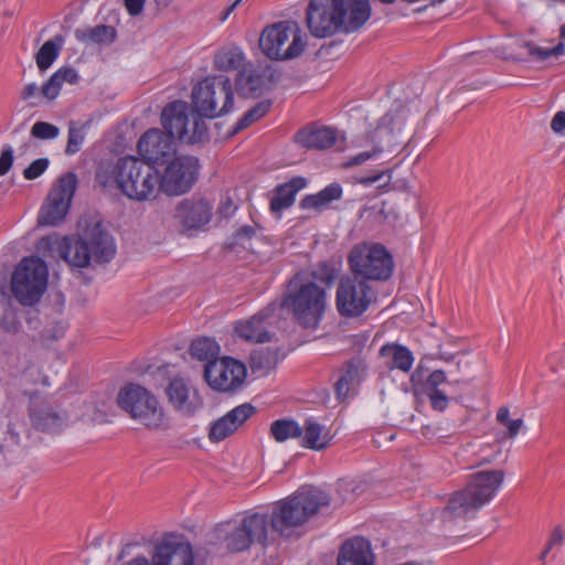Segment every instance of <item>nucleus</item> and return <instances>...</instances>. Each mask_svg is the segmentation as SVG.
<instances>
[{"label":"nucleus","instance_id":"4d7b16f0","mask_svg":"<svg viewBox=\"0 0 565 565\" xmlns=\"http://www.w3.org/2000/svg\"><path fill=\"white\" fill-rule=\"evenodd\" d=\"M505 426L508 428V436L514 438L523 426V420L521 418L512 419Z\"/></svg>","mask_w":565,"mask_h":565},{"label":"nucleus","instance_id":"338daca9","mask_svg":"<svg viewBox=\"0 0 565 565\" xmlns=\"http://www.w3.org/2000/svg\"><path fill=\"white\" fill-rule=\"evenodd\" d=\"M132 546H134L132 544H127V545H125V546L121 548V551H120V553H119V555H118V558H119V559H122L124 557H126L127 555H129V554H130V548H131Z\"/></svg>","mask_w":565,"mask_h":565},{"label":"nucleus","instance_id":"b1692460","mask_svg":"<svg viewBox=\"0 0 565 565\" xmlns=\"http://www.w3.org/2000/svg\"><path fill=\"white\" fill-rule=\"evenodd\" d=\"M275 308L267 307L245 321H239L235 326L237 335L250 342H267L270 340L268 327L274 316Z\"/></svg>","mask_w":565,"mask_h":565},{"label":"nucleus","instance_id":"39448f33","mask_svg":"<svg viewBox=\"0 0 565 565\" xmlns=\"http://www.w3.org/2000/svg\"><path fill=\"white\" fill-rule=\"evenodd\" d=\"M504 480L503 470L479 471L470 476L466 487L455 492L441 511L445 522L466 520L490 502Z\"/></svg>","mask_w":565,"mask_h":565},{"label":"nucleus","instance_id":"09e8293b","mask_svg":"<svg viewBox=\"0 0 565 565\" xmlns=\"http://www.w3.org/2000/svg\"><path fill=\"white\" fill-rule=\"evenodd\" d=\"M427 395L430 401V405L434 409L443 412L448 406V397L446 394L440 390H435L431 392H427Z\"/></svg>","mask_w":565,"mask_h":565},{"label":"nucleus","instance_id":"37998d69","mask_svg":"<svg viewBox=\"0 0 565 565\" xmlns=\"http://www.w3.org/2000/svg\"><path fill=\"white\" fill-rule=\"evenodd\" d=\"M234 431L236 430L228 424L225 416H222L212 423L209 431V438L213 443H218L231 436Z\"/></svg>","mask_w":565,"mask_h":565},{"label":"nucleus","instance_id":"13d9d810","mask_svg":"<svg viewBox=\"0 0 565 565\" xmlns=\"http://www.w3.org/2000/svg\"><path fill=\"white\" fill-rule=\"evenodd\" d=\"M38 92H39L38 85L34 83H30V84L25 85V87L23 88V90L21 93V98L30 99L31 97L35 96Z\"/></svg>","mask_w":565,"mask_h":565},{"label":"nucleus","instance_id":"e433bc0d","mask_svg":"<svg viewBox=\"0 0 565 565\" xmlns=\"http://www.w3.org/2000/svg\"><path fill=\"white\" fill-rule=\"evenodd\" d=\"M63 41L62 35H55L54 39L46 41L40 47L35 55L36 65L40 70H47L53 64L55 58L58 56Z\"/></svg>","mask_w":565,"mask_h":565},{"label":"nucleus","instance_id":"5701e85b","mask_svg":"<svg viewBox=\"0 0 565 565\" xmlns=\"http://www.w3.org/2000/svg\"><path fill=\"white\" fill-rule=\"evenodd\" d=\"M166 393L172 407L185 416H192L203 404L198 391L183 379H173Z\"/></svg>","mask_w":565,"mask_h":565},{"label":"nucleus","instance_id":"6e6d98bb","mask_svg":"<svg viewBox=\"0 0 565 565\" xmlns=\"http://www.w3.org/2000/svg\"><path fill=\"white\" fill-rule=\"evenodd\" d=\"M146 0H125V7L132 17L139 15L145 7Z\"/></svg>","mask_w":565,"mask_h":565},{"label":"nucleus","instance_id":"680f3d73","mask_svg":"<svg viewBox=\"0 0 565 565\" xmlns=\"http://www.w3.org/2000/svg\"><path fill=\"white\" fill-rule=\"evenodd\" d=\"M563 541V534L558 529H555L548 541V548H552L555 544H561Z\"/></svg>","mask_w":565,"mask_h":565},{"label":"nucleus","instance_id":"79ce46f5","mask_svg":"<svg viewBox=\"0 0 565 565\" xmlns=\"http://www.w3.org/2000/svg\"><path fill=\"white\" fill-rule=\"evenodd\" d=\"M524 46L527 49L529 55L537 61H545L552 56L558 57L563 55L565 51L563 43H558L552 49H543L532 42H525Z\"/></svg>","mask_w":565,"mask_h":565},{"label":"nucleus","instance_id":"58836bf2","mask_svg":"<svg viewBox=\"0 0 565 565\" xmlns=\"http://www.w3.org/2000/svg\"><path fill=\"white\" fill-rule=\"evenodd\" d=\"M271 105L273 102L270 99L257 103L236 122L235 131H241L263 118L270 110Z\"/></svg>","mask_w":565,"mask_h":565},{"label":"nucleus","instance_id":"f257e3e1","mask_svg":"<svg viewBox=\"0 0 565 565\" xmlns=\"http://www.w3.org/2000/svg\"><path fill=\"white\" fill-rule=\"evenodd\" d=\"M370 17L369 0H310L306 10L307 26L319 39L356 32Z\"/></svg>","mask_w":565,"mask_h":565},{"label":"nucleus","instance_id":"6e6552de","mask_svg":"<svg viewBox=\"0 0 565 565\" xmlns=\"http://www.w3.org/2000/svg\"><path fill=\"white\" fill-rule=\"evenodd\" d=\"M117 404L131 419L150 430L169 427L163 407L157 396L146 387L128 383L117 394Z\"/></svg>","mask_w":565,"mask_h":565},{"label":"nucleus","instance_id":"c03bdc74","mask_svg":"<svg viewBox=\"0 0 565 565\" xmlns=\"http://www.w3.org/2000/svg\"><path fill=\"white\" fill-rule=\"evenodd\" d=\"M60 129L50 122L36 121L31 128V135L38 139L49 140L58 136Z\"/></svg>","mask_w":565,"mask_h":565},{"label":"nucleus","instance_id":"0e129e2a","mask_svg":"<svg viewBox=\"0 0 565 565\" xmlns=\"http://www.w3.org/2000/svg\"><path fill=\"white\" fill-rule=\"evenodd\" d=\"M127 565H151L145 556H137L132 558ZM152 565H154L152 563Z\"/></svg>","mask_w":565,"mask_h":565},{"label":"nucleus","instance_id":"7c9ffc66","mask_svg":"<svg viewBox=\"0 0 565 565\" xmlns=\"http://www.w3.org/2000/svg\"><path fill=\"white\" fill-rule=\"evenodd\" d=\"M342 196V188L339 183H331L317 194L306 195L300 201V207L305 210H317L328 207L333 201L340 200Z\"/></svg>","mask_w":565,"mask_h":565},{"label":"nucleus","instance_id":"de8ad7c7","mask_svg":"<svg viewBox=\"0 0 565 565\" xmlns=\"http://www.w3.org/2000/svg\"><path fill=\"white\" fill-rule=\"evenodd\" d=\"M63 83L60 81L57 75L54 73L50 79L42 86V94L47 99H54L60 94Z\"/></svg>","mask_w":565,"mask_h":565},{"label":"nucleus","instance_id":"6ab92c4d","mask_svg":"<svg viewBox=\"0 0 565 565\" xmlns=\"http://www.w3.org/2000/svg\"><path fill=\"white\" fill-rule=\"evenodd\" d=\"M279 78L280 73L270 65L248 66L238 72L235 87L244 97H258L269 92Z\"/></svg>","mask_w":565,"mask_h":565},{"label":"nucleus","instance_id":"603ef678","mask_svg":"<svg viewBox=\"0 0 565 565\" xmlns=\"http://www.w3.org/2000/svg\"><path fill=\"white\" fill-rule=\"evenodd\" d=\"M13 163V150L11 147L2 149L0 154V175L9 172Z\"/></svg>","mask_w":565,"mask_h":565},{"label":"nucleus","instance_id":"052dcab7","mask_svg":"<svg viewBox=\"0 0 565 565\" xmlns=\"http://www.w3.org/2000/svg\"><path fill=\"white\" fill-rule=\"evenodd\" d=\"M509 414L510 412L508 407H500L497 413V420L505 426L509 422L512 420L509 418Z\"/></svg>","mask_w":565,"mask_h":565},{"label":"nucleus","instance_id":"423d86ee","mask_svg":"<svg viewBox=\"0 0 565 565\" xmlns=\"http://www.w3.org/2000/svg\"><path fill=\"white\" fill-rule=\"evenodd\" d=\"M58 252L68 265L85 268L92 259L99 264L108 263L116 254V246L103 223L94 221L86 224L81 236L63 237Z\"/></svg>","mask_w":565,"mask_h":565},{"label":"nucleus","instance_id":"1a4fd4ad","mask_svg":"<svg viewBox=\"0 0 565 565\" xmlns=\"http://www.w3.org/2000/svg\"><path fill=\"white\" fill-rule=\"evenodd\" d=\"M192 105L201 118H217L234 106V90L228 77H206L192 89Z\"/></svg>","mask_w":565,"mask_h":565},{"label":"nucleus","instance_id":"dca6fc26","mask_svg":"<svg viewBox=\"0 0 565 565\" xmlns=\"http://www.w3.org/2000/svg\"><path fill=\"white\" fill-rule=\"evenodd\" d=\"M77 185L76 174L67 172L60 177L57 183L50 191L42 205L38 223L40 225L56 226L68 213L72 199Z\"/></svg>","mask_w":565,"mask_h":565},{"label":"nucleus","instance_id":"72a5a7b5","mask_svg":"<svg viewBox=\"0 0 565 565\" xmlns=\"http://www.w3.org/2000/svg\"><path fill=\"white\" fill-rule=\"evenodd\" d=\"M245 61L244 53L238 47H228L218 51L213 60L214 67L221 72L238 70Z\"/></svg>","mask_w":565,"mask_h":565},{"label":"nucleus","instance_id":"f3484780","mask_svg":"<svg viewBox=\"0 0 565 565\" xmlns=\"http://www.w3.org/2000/svg\"><path fill=\"white\" fill-rule=\"evenodd\" d=\"M247 370L244 363L223 356L209 361L204 366V380L217 392H234L245 382Z\"/></svg>","mask_w":565,"mask_h":565},{"label":"nucleus","instance_id":"ddd939ff","mask_svg":"<svg viewBox=\"0 0 565 565\" xmlns=\"http://www.w3.org/2000/svg\"><path fill=\"white\" fill-rule=\"evenodd\" d=\"M305 46L306 42L298 24L289 21L265 28L259 39L263 53L275 61L294 60L303 52Z\"/></svg>","mask_w":565,"mask_h":565},{"label":"nucleus","instance_id":"393cba45","mask_svg":"<svg viewBox=\"0 0 565 565\" xmlns=\"http://www.w3.org/2000/svg\"><path fill=\"white\" fill-rule=\"evenodd\" d=\"M337 565H374L370 542L363 537L345 541L340 548Z\"/></svg>","mask_w":565,"mask_h":565},{"label":"nucleus","instance_id":"a878e982","mask_svg":"<svg viewBox=\"0 0 565 565\" xmlns=\"http://www.w3.org/2000/svg\"><path fill=\"white\" fill-rule=\"evenodd\" d=\"M296 141L307 149H328L337 141V131L329 127H306L296 135Z\"/></svg>","mask_w":565,"mask_h":565},{"label":"nucleus","instance_id":"49530a36","mask_svg":"<svg viewBox=\"0 0 565 565\" xmlns=\"http://www.w3.org/2000/svg\"><path fill=\"white\" fill-rule=\"evenodd\" d=\"M49 159L40 158L34 160L29 167H26L23 171V177L26 180H34L39 178L49 167Z\"/></svg>","mask_w":565,"mask_h":565},{"label":"nucleus","instance_id":"5fc2aeb1","mask_svg":"<svg viewBox=\"0 0 565 565\" xmlns=\"http://www.w3.org/2000/svg\"><path fill=\"white\" fill-rule=\"evenodd\" d=\"M551 129L558 135H563L565 132V111H557L552 121Z\"/></svg>","mask_w":565,"mask_h":565},{"label":"nucleus","instance_id":"2eb2a0df","mask_svg":"<svg viewBox=\"0 0 565 565\" xmlns=\"http://www.w3.org/2000/svg\"><path fill=\"white\" fill-rule=\"evenodd\" d=\"M199 159L192 156H173L159 175V191L167 195H182L191 190L199 175Z\"/></svg>","mask_w":565,"mask_h":565},{"label":"nucleus","instance_id":"a211bd4d","mask_svg":"<svg viewBox=\"0 0 565 565\" xmlns=\"http://www.w3.org/2000/svg\"><path fill=\"white\" fill-rule=\"evenodd\" d=\"M31 425L42 433L60 434L68 425V415L55 402L34 394L30 397Z\"/></svg>","mask_w":565,"mask_h":565},{"label":"nucleus","instance_id":"ea45409f","mask_svg":"<svg viewBox=\"0 0 565 565\" xmlns=\"http://www.w3.org/2000/svg\"><path fill=\"white\" fill-rule=\"evenodd\" d=\"M85 136V125H78L77 122L71 121L68 125L65 153L67 156H73L77 153L84 143Z\"/></svg>","mask_w":565,"mask_h":565},{"label":"nucleus","instance_id":"a19ab883","mask_svg":"<svg viewBox=\"0 0 565 565\" xmlns=\"http://www.w3.org/2000/svg\"><path fill=\"white\" fill-rule=\"evenodd\" d=\"M256 413V407L249 403H244L242 405L236 406L232 411L227 412L224 416L227 419L228 424L237 430L239 426H242L248 418H250Z\"/></svg>","mask_w":565,"mask_h":565},{"label":"nucleus","instance_id":"c9c22d12","mask_svg":"<svg viewBox=\"0 0 565 565\" xmlns=\"http://www.w3.org/2000/svg\"><path fill=\"white\" fill-rule=\"evenodd\" d=\"M192 358L200 361H212L218 359L220 345L209 337H201L192 341L189 350Z\"/></svg>","mask_w":565,"mask_h":565},{"label":"nucleus","instance_id":"9b49d317","mask_svg":"<svg viewBox=\"0 0 565 565\" xmlns=\"http://www.w3.org/2000/svg\"><path fill=\"white\" fill-rule=\"evenodd\" d=\"M161 125L166 135L182 142L198 143L207 139V125L194 110H190L188 103L174 100L169 103L161 111Z\"/></svg>","mask_w":565,"mask_h":565},{"label":"nucleus","instance_id":"4468645a","mask_svg":"<svg viewBox=\"0 0 565 565\" xmlns=\"http://www.w3.org/2000/svg\"><path fill=\"white\" fill-rule=\"evenodd\" d=\"M376 295L363 279L345 276L340 279L335 291V307L341 317L358 318L375 301Z\"/></svg>","mask_w":565,"mask_h":565},{"label":"nucleus","instance_id":"4be33fe9","mask_svg":"<svg viewBox=\"0 0 565 565\" xmlns=\"http://www.w3.org/2000/svg\"><path fill=\"white\" fill-rule=\"evenodd\" d=\"M213 206L205 200L185 199L178 203L174 218L185 230H200L212 218Z\"/></svg>","mask_w":565,"mask_h":565},{"label":"nucleus","instance_id":"f03ea898","mask_svg":"<svg viewBox=\"0 0 565 565\" xmlns=\"http://www.w3.org/2000/svg\"><path fill=\"white\" fill-rule=\"evenodd\" d=\"M95 180L104 188L116 184L124 195L138 202L156 199L159 192L156 167L134 156L119 158L114 166H100Z\"/></svg>","mask_w":565,"mask_h":565},{"label":"nucleus","instance_id":"f8f14e48","mask_svg":"<svg viewBox=\"0 0 565 565\" xmlns=\"http://www.w3.org/2000/svg\"><path fill=\"white\" fill-rule=\"evenodd\" d=\"M49 269L39 257H25L15 267L11 278L13 297L22 306L38 303L47 287Z\"/></svg>","mask_w":565,"mask_h":565},{"label":"nucleus","instance_id":"8fccbe9b","mask_svg":"<svg viewBox=\"0 0 565 565\" xmlns=\"http://www.w3.org/2000/svg\"><path fill=\"white\" fill-rule=\"evenodd\" d=\"M21 434L28 436V429L24 428L22 424L19 423H9L7 435L12 443V445L20 446L21 445Z\"/></svg>","mask_w":565,"mask_h":565},{"label":"nucleus","instance_id":"a18cd8bd","mask_svg":"<svg viewBox=\"0 0 565 565\" xmlns=\"http://www.w3.org/2000/svg\"><path fill=\"white\" fill-rule=\"evenodd\" d=\"M383 152V148L380 146H374L369 151L360 152L353 157H351L348 161L342 163L343 168H351L355 166H361L365 163L367 160L377 158Z\"/></svg>","mask_w":565,"mask_h":565},{"label":"nucleus","instance_id":"473e14b6","mask_svg":"<svg viewBox=\"0 0 565 565\" xmlns=\"http://www.w3.org/2000/svg\"><path fill=\"white\" fill-rule=\"evenodd\" d=\"M75 36L85 43L109 44L116 38V30L110 25L100 24L87 30L77 29Z\"/></svg>","mask_w":565,"mask_h":565},{"label":"nucleus","instance_id":"f704fd0d","mask_svg":"<svg viewBox=\"0 0 565 565\" xmlns=\"http://www.w3.org/2000/svg\"><path fill=\"white\" fill-rule=\"evenodd\" d=\"M360 370V361H350L343 366L341 375L334 384L339 398L345 397L351 386L359 381Z\"/></svg>","mask_w":565,"mask_h":565},{"label":"nucleus","instance_id":"69168bd1","mask_svg":"<svg viewBox=\"0 0 565 565\" xmlns=\"http://www.w3.org/2000/svg\"><path fill=\"white\" fill-rule=\"evenodd\" d=\"M437 358L445 362H450L454 360L455 355L439 350Z\"/></svg>","mask_w":565,"mask_h":565},{"label":"nucleus","instance_id":"412c9836","mask_svg":"<svg viewBox=\"0 0 565 565\" xmlns=\"http://www.w3.org/2000/svg\"><path fill=\"white\" fill-rule=\"evenodd\" d=\"M193 561L191 544L173 534L163 536L152 556L154 565H193Z\"/></svg>","mask_w":565,"mask_h":565},{"label":"nucleus","instance_id":"c85d7f7f","mask_svg":"<svg viewBox=\"0 0 565 565\" xmlns=\"http://www.w3.org/2000/svg\"><path fill=\"white\" fill-rule=\"evenodd\" d=\"M307 182L303 178H292L289 182L280 184L276 188L274 196L270 200V211L279 213L291 206L298 191L306 186Z\"/></svg>","mask_w":565,"mask_h":565},{"label":"nucleus","instance_id":"0eeeda50","mask_svg":"<svg viewBox=\"0 0 565 565\" xmlns=\"http://www.w3.org/2000/svg\"><path fill=\"white\" fill-rule=\"evenodd\" d=\"M214 540L232 553L243 552L253 543L267 545L268 518L262 513H250L241 520H228L217 524L213 531Z\"/></svg>","mask_w":565,"mask_h":565},{"label":"nucleus","instance_id":"20e7f679","mask_svg":"<svg viewBox=\"0 0 565 565\" xmlns=\"http://www.w3.org/2000/svg\"><path fill=\"white\" fill-rule=\"evenodd\" d=\"M327 493L319 490H302L278 501L268 518V531L280 537L298 535V530L319 510L329 505Z\"/></svg>","mask_w":565,"mask_h":565},{"label":"nucleus","instance_id":"c756f323","mask_svg":"<svg viewBox=\"0 0 565 565\" xmlns=\"http://www.w3.org/2000/svg\"><path fill=\"white\" fill-rule=\"evenodd\" d=\"M301 437V445L305 448L317 451L326 449L331 440L329 430L311 418L305 420Z\"/></svg>","mask_w":565,"mask_h":565},{"label":"nucleus","instance_id":"864d4df0","mask_svg":"<svg viewBox=\"0 0 565 565\" xmlns=\"http://www.w3.org/2000/svg\"><path fill=\"white\" fill-rule=\"evenodd\" d=\"M55 74L62 83L75 84L78 81V75L73 67H62Z\"/></svg>","mask_w":565,"mask_h":565},{"label":"nucleus","instance_id":"4c0bfd02","mask_svg":"<svg viewBox=\"0 0 565 565\" xmlns=\"http://www.w3.org/2000/svg\"><path fill=\"white\" fill-rule=\"evenodd\" d=\"M270 434L278 443H284L289 438H298L302 435V427L292 419H277L270 425Z\"/></svg>","mask_w":565,"mask_h":565},{"label":"nucleus","instance_id":"7ed1b4c3","mask_svg":"<svg viewBox=\"0 0 565 565\" xmlns=\"http://www.w3.org/2000/svg\"><path fill=\"white\" fill-rule=\"evenodd\" d=\"M280 308L300 328L317 330L329 308V292L303 275H294L287 281Z\"/></svg>","mask_w":565,"mask_h":565},{"label":"nucleus","instance_id":"bb28decb","mask_svg":"<svg viewBox=\"0 0 565 565\" xmlns=\"http://www.w3.org/2000/svg\"><path fill=\"white\" fill-rule=\"evenodd\" d=\"M380 356L385 360L388 370H399L408 373L414 363L412 351L397 343H386L380 349Z\"/></svg>","mask_w":565,"mask_h":565},{"label":"nucleus","instance_id":"2f4dec72","mask_svg":"<svg viewBox=\"0 0 565 565\" xmlns=\"http://www.w3.org/2000/svg\"><path fill=\"white\" fill-rule=\"evenodd\" d=\"M279 361L277 350L260 349L255 350L250 354V369L253 373L263 376L274 370Z\"/></svg>","mask_w":565,"mask_h":565},{"label":"nucleus","instance_id":"e2e57ef3","mask_svg":"<svg viewBox=\"0 0 565 565\" xmlns=\"http://www.w3.org/2000/svg\"><path fill=\"white\" fill-rule=\"evenodd\" d=\"M382 177H383V172H379L376 174L360 179V183H362L363 185H371V184L377 182Z\"/></svg>","mask_w":565,"mask_h":565},{"label":"nucleus","instance_id":"cd10ccee","mask_svg":"<svg viewBox=\"0 0 565 565\" xmlns=\"http://www.w3.org/2000/svg\"><path fill=\"white\" fill-rule=\"evenodd\" d=\"M339 273L340 267L338 264L331 260H322L309 268L297 271L295 275H303L309 281H316V284L326 287L327 292H329Z\"/></svg>","mask_w":565,"mask_h":565},{"label":"nucleus","instance_id":"3c124183","mask_svg":"<svg viewBox=\"0 0 565 565\" xmlns=\"http://www.w3.org/2000/svg\"><path fill=\"white\" fill-rule=\"evenodd\" d=\"M447 381L446 374L443 370L433 371L425 382L427 392L439 390L438 386Z\"/></svg>","mask_w":565,"mask_h":565},{"label":"nucleus","instance_id":"aec40b11","mask_svg":"<svg viewBox=\"0 0 565 565\" xmlns=\"http://www.w3.org/2000/svg\"><path fill=\"white\" fill-rule=\"evenodd\" d=\"M138 153L152 166H163L177 153V146L171 136L158 128L147 130L137 143Z\"/></svg>","mask_w":565,"mask_h":565},{"label":"nucleus","instance_id":"9d476101","mask_svg":"<svg viewBox=\"0 0 565 565\" xmlns=\"http://www.w3.org/2000/svg\"><path fill=\"white\" fill-rule=\"evenodd\" d=\"M351 273L365 281H385L394 271V259L387 248L379 243L355 245L348 256Z\"/></svg>","mask_w":565,"mask_h":565},{"label":"nucleus","instance_id":"bf43d9fd","mask_svg":"<svg viewBox=\"0 0 565 565\" xmlns=\"http://www.w3.org/2000/svg\"><path fill=\"white\" fill-rule=\"evenodd\" d=\"M254 234H255V230H254L252 226H249V225H244V226L239 227V228L236 231V233H235V237H236V238H243V237H245V238H250V237H253V236H254Z\"/></svg>","mask_w":565,"mask_h":565},{"label":"nucleus","instance_id":"774afa93","mask_svg":"<svg viewBox=\"0 0 565 565\" xmlns=\"http://www.w3.org/2000/svg\"><path fill=\"white\" fill-rule=\"evenodd\" d=\"M242 0H235L228 8L227 10L225 11L224 13V17H223V20H225L230 13L236 8V6L241 2Z\"/></svg>","mask_w":565,"mask_h":565}]
</instances>
